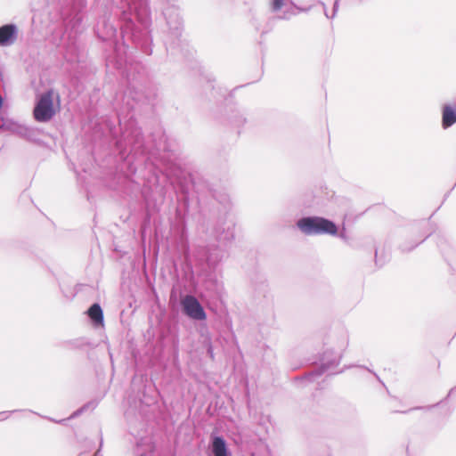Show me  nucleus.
Masks as SVG:
<instances>
[{
	"label": "nucleus",
	"instance_id": "obj_1",
	"mask_svg": "<svg viewBox=\"0 0 456 456\" xmlns=\"http://www.w3.org/2000/svg\"><path fill=\"white\" fill-rule=\"evenodd\" d=\"M113 12L115 16L118 17V21L120 24V37L122 40V44H119L117 39V28L113 25L112 22L110 20V17H106L105 15L101 17L99 20L97 21V24L94 28V32L97 36V37L102 41L108 44L109 49H105V61L106 65L112 66L114 69H121L126 62V50L128 47V42H131L136 48L141 49V51L150 55L152 53L151 49V44H152V38L150 36V42L148 44L150 51L147 52L146 48L142 45V42L141 43V39L138 38V40H134L132 37H129L131 34V31L136 32L138 37H141V31L144 28L141 25V23L137 20L136 17H133L134 19V27L129 28H127V33H126V37H123L122 28L125 27V20H121V15L120 12H118V5L115 6Z\"/></svg>",
	"mask_w": 456,
	"mask_h": 456
},
{
	"label": "nucleus",
	"instance_id": "obj_2",
	"mask_svg": "<svg viewBox=\"0 0 456 456\" xmlns=\"http://www.w3.org/2000/svg\"><path fill=\"white\" fill-rule=\"evenodd\" d=\"M118 10L120 12L121 20H125V27L122 28L123 37H126V33H127V28H131L134 24L133 17H136L137 20L141 23L144 30L142 29L141 33V37H138L136 32L131 31L129 35L134 40L141 39V43L142 42V45L146 48V51L149 52V42H150V25H151V17H150V9L148 5L147 0H120L118 4Z\"/></svg>",
	"mask_w": 456,
	"mask_h": 456
},
{
	"label": "nucleus",
	"instance_id": "obj_3",
	"mask_svg": "<svg viewBox=\"0 0 456 456\" xmlns=\"http://www.w3.org/2000/svg\"><path fill=\"white\" fill-rule=\"evenodd\" d=\"M118 123L121 129L120 136L118 137L116 132L110 127V132L116 139V148L119 151L122 159H126L130 156L136 158L140 155H146L148 148L144 143V138L142 129L137 126L135 118L131 115L124 123L118 118Z\"/></svg>",
	"mask_w": 456,
	"mask_h": 456
},
{
	"label": "nucleus",
	"instance_id": "obj_4",
	"mask_svg": "<svg viewBox=\"0 0 456 456\" xmlns=\"http://www.w3.org/2000/svg\"><path fill=\"white\" fill-rule=\"evenodd\" d=\"M177 183L179 191L182 193L180 201L183 203L185 210H188L190 205L189 194L191 188L197 194L199 200L208 196L216 199V191L209 181L200 173L193 172L186 175L178 176Z\"/></svg>",
	"mask_w": 456,
	"mask_h": 456
},
{
	"label": "nucleus",
	"instance_id": "obj_5",
	"mask_svg": "<svg viewBox=\"0 0 456 456\" xmlns=\"http://www.w3.org/2000/svg\"><path fill=\"white\" fill-rule=\"evenodd\" d=\"M167 5L163 9L162 14L168 27L167 38L165 41L167 51H173L182 47L183 42L181 40L183 31V19L179 12V7L175 4L178 0H165Z\"/></svg>",
	"mask_w": 456,
	"mask_h": 456
},
{
	"label": "nucleus",
	"instance_id": "obj_6",
	"mask_svg": "<svg viewBox=\"0 0 456 456\" xmlns=\"http://www.w3.org/2000/svg\"><path fill=\"white\" fill-rule=\"evenodd\" d=\"M297 228L308 236L329 234L336 235L338 233L337 224L328 218L316 216H303L297 222Z\"/></svg>",
	"mask_w": 456,
	"mask_h": 456
},
{
	"label": "nucleus",
	"instance_id": "obj_7",
	"mask_svg": "<svg viewBox=\"0 0 456 456\" xmlns=\"http://www.w3.org/2000/svg\"><path fill=\"white\" fill-rule=\"evenodd\" d=\"M429 224L426 221L413 224L405 231L404 239L399 244L398 248L402 253H409L431 235L428 228Z\"/></svg>",
	"mask_w": 456,
	"mask_h": 456
},
{
	"label": "nucleus",
	"instance_id": "obj_8",
	"mask_svg": "<svg viewBox=\"0 0 456 456\" xmlns=\"http://www.w3.org/2000/svg\"><path fill=\"white\" fill-rule=\"evenodd\" d=\"M54 114L53 91L48 90L37 101L33 110L34 118L38 122H48Z\"/></svg>",
	"mask_w": 456,
	"mask_h": 456
},
{
	"label": "nucleus",
	"instance_id": "obj_9",
	"mask_svg": "<svg viewBox=\"0 0 456 456\" xmlns=\"http://www.w3.org/2000/svg\"><path fill=\"white\" fill-rule=\"evenodd\" d=\"M341 357V353L338 354L333 350L325 351L321 356L320 365L305 373L302 379H306L310 381L314 380L315 378L321 377L328 370L337 367L340 362Z\"/></svg>",
	"mask_w": 456,
	"mask_h": 456
},
{
	"label": "nucleus",
	"instance_id": "obj_10",
	"mask_svg": "<svg viewBox=\"0 0 456 456\" xmlns=\"http://www.w3.org/2000/svg\"><path fill=\"white\" fill-rule=\"evenodd\" d=\"M183 312L192 320L204 321L207 314L200 301L192 295H186L181 300Z\"/></svg>",
	"mask_w": 456,
	"mask_h": 456
},
{
	"label": "nucleus",
	"instance_id": "obj_11",
	"mask_svg": "<svg viewBox=\"0 0 456 456\" xmlns=\"http://www.w3.org/2000/svg\"><path fill=\"white\" fill-rule=\"evenodd\" d=\"M18 27L14 23L0 26V46H11L18 38Z\"/></svg>",
	"mask_w": 456,
	"mask_h": 456
},
{
	"label": "nucleus",
	"instance_id": "obj_12",
	"mask_svg": "<svg viewBox=\"0 0 456 456\" xmlns=\"http://www.w3.org/2000/svg\"><path fill=\"white\" fill-rule=\"evenodd\" d=\"M209 447L213 456H232L225 439L221 436L212 435Z\"/></svg>",
	"mask_w": 456,
	"mask_h": 456
},
{
	"label": "nucleus",
	"instance_id": "obj_13",
	"mask_svg": "<svg viewBox=\"0 0 456 456\" xmlns=\"http://www.w3.org/2000/svg\"><path fill=\"white\" fill-rule=\"evenodd\" d=\"M86 314L94 328L103 326V323H104L103 311L99 303H94L87 309Z\"/></svg>",
	"mask_w": 456,
	"mask_h": 456
},
{
	"label": "nucleus",
	"instance_id": "obj_14",
	"mask_svg": "<svg viewBox=\"0 0 456 456\" xmlns=\"http://www.w3.org/2000/svg\"><path fill=\"white\" fill-rule=\"evenodd\" d=\"M13 132L20 138H23L28 142H39V131L36 128L19 125L16 126V127L13 129Z\"/></svg>",
	"mask_w": 456,
	"mask_h": 456
},
{
	"label": "nucleus",
	"instance_id": "obj_15",
	"mask_svg": "<svg viewBox=\"0 0 456 456\" xmlns=\"http://www.w3.org/2000/svg\"><path fill=\"white\" fill-rule=\"evenodd\" d=\"M456 123V109L445 104L442 110V127L447 129Z\"/></svg>",
	"mask_w": 456,
	"mask_h": 456
},
{
	"label": "nucleus",
	"instance_id": "obj_16",
	"mask_svg": "<svg viewBox=\"0 0 456 456\" xmlns=\"http://www.w3.org/2000/svg\"><path fill=\"white\" fill-rule=\"evenodd\" d=\"M214 234L216 240L224 244L230 243L234 240V228L228 226L226 229H223L222 232L219 231V228H216L214 231Z\"/></svg>",
	"mask_w": 456,
	"mask_h": 456
},
{
	"label": "nucleus",
	"instance_id": "obj_17",
	"mask_svg": "<svg viewBox=\"0 0 456 456\" xmlns=\"http://www.w3.org/2000/svg\"><path fill=\"white\" fill-rule=\"evenodd\" d=\"M205 287L208 291L216 295H220L224 289L222 282H220L214 274L208 275V279L205 281Z\"/></svg>",
	"mask_w": 456,
	"mask_h": 456
},
{
	"label": "nucleus",
	"instance_id": "obj_18",
	"mask_svg": "<svg viewBox=\"0 0 456 456\" xmlns=\"http://www.w3.org/2000/svg\"><path fill=\"white\" fill-rule=\"evenodd\" d=\"M228 121L233 127L240 129L246 123V118L240 110H233L228 117Z\"/></svg>",
	"mask_w": 456,
	"mask_h": 456
},
{
	"label": "nucleus",
	"instance_id": "obj_19",
	"mask_svg": "<svg viewBox=\"0 0 456 456\" xmlns=\"http://www.w3.org/2000/svg\"><path fill=\"white\" fill-rule=\"evenodd\" d=\"M339 1L340 0H335L334 1V4H333V10H332V14L330 16L329 13H328V11H327V7H326V4L322 2V1H319V4L322 6V9H323V12H324V15L326 16V18L328 19H333L338 10V6H339Z\"/></svg>",
	"mask_w": 456,
	"mask_h": 456
},
{
	"label": "nucleus",
	"instance_id": "obj_20",
	"mask_svg": "<svg viewBox=\"0 0 456 456\" xmlns=\"http://www.w3.org/2000/svg\"><path fill=\"white\" fill-rule=\"evenodd\" d=\"M90 406H92L93 408L95 406L94 403V402H89L88 403L83 405L81 408H79L78 410H77L76 411H74L72 413V415L70 416V418H76L77 417L78 415H80L83 411H85L87 408H89Z\"/></svg>",
	"mask_w": 456,
	"mask_h": 456
},
{
	"label": "nucleus",
	"instance_id": "obj_21",
	"mask_svg": "<svg viewBox=\"0 0 456 456\" xmlns=\"http://www.w3.org/2000/svg\"><path fill=\"white\" fill-rule=\"evenodd\" d=\"M283 5H284V0H273L271 8H272V11L275 12L280 11Z\"/></svg>",
	"mask_w": 456,
	"mask_h": 456
},
{
	"label": "nucleus",
	"instance_id": "obj_22",
	"mask_svg": "<svg viewBox=\"0 0 456 456\" xmlns=\"http://www.w3.org/2000/svg\"><path fill=\"white\" fill-rule=\"evenodd\" d=\"M295 14H296V12H295L294 9L290 8L289 10H286L284 12L283 15L280 16L279 18L282 19V20H289V19H290V17H292Z\"/></svg>",
	"mask_w": 456,
	"mask_h": 456
},
{
	"label": "nucleus",
	"instance_id": "obj_23",
	"mask_svg": "<svg viewBox=\"0 0 456 456\" xmlns=\"http://www.w3.org/2000/svg\"><path fill=\"white\" fill-rule=\"evenodd\" d=\"M435 405H432V406H427V407H413V408H411L407 411H395V412H400V413H408L410 411H416V410H429L431 408H433Z\"/></svg>",
	"mask_w": 456,
	"mask_h": 456
},
{
	"label": "nucleus",
	"instance_id": "obj_24",
	"mask_svg": "<svg viewBox=\"0 0 456 456\" xmlns=\"http://www.w3.org/2000/svg\"><path fill=\"white\" fill-rule=\"evenodd\" d=\"M348 345V338L346 334L343 335V338H342V341L339 345V348L341 350H344Z\"/></svg>",
	"mask_w": 456,
	"mask_h": 456
},
{
	"label": "nucleus",
	"instance_id": "obj_25",
	"mask_svg": "<svg viewBox=\"0 0 456 456\" xmlns=\"http://www.w3.org/2000/svg\"><path fill=\"white\" fill-rule=\"evenodd\" d=\"M336 235H338L340 239H342L344 240H347V236H346V233L345 230L340 232H338V233Z\"/></svg>",
	"mask_w": 456,
	"mask_h": 456
},
{
	"label": "nucleus",
	"instance_id": "obj_26",
	"mask_svg": "<svg viewBox=\"0 0 456 456\" xmlns=\"http://www.w3.org/2000/svg\"><path fill=\"white\" fill-rule=\"evenodd\" d=\"M207 263L209 267H214L216 265V260H213L211 256L207 258Z\"/></svg>",
	"mask_w": 456,
	"mask_h": 456
},
{
	"label": "nucleus",
	"instance_id": "obj_27",
	"mask_svg": "<svg viewBox=\"0 0 456 456\" xmlns=\"http://www.w3.org/2000/svg\"><path fill=\"white\" fill-rule=\"evenodd\" d=\"M208 354H209V356L213 359L214 358V354H213V348H212V346L210 345L208 348Z\"/></svg>",
	"mask_w": 456,
	"mask_h": 456
},
{
	"label": "nucleus",
	"instance_id": "obj_28",
	"mask_svg": "<svg viewBox=\"0 0 456 456\" xmlns=\"http://www.w3.org/2000/svg\"><path fill=\"white\" fill-rule=\"evenodd\" d=\"M375 262H376V265L379 264V259L378 256V249H375Z\"/></svg>",
	"mask_w": 456,
	"mask_h": 456
},
{
	"label": "nucleus",
	"instance_id": "obj_29",
	"mask_svg": "<svg viewBox=\"0 0 456 456\" xmlns=\"http://www.w3.org/2000/svg\"><path fill=\"white\" fill-rule=\"evenodd\" d=\"M50 421H53V422H55V423H61L63 422L65 419H61V420H56L54 419H52V418H47Z\"/></svg>",
	"mask_w": 456,
	"mask_h": 456
},
{
	"label": "nucleus",
	"instance_id": "obj_30",
	"mask_svg": "<svg viewBox=\"0 0 456 456\" xmlns=\"http://www.w3.org/2000/svg\"><path fill=\"white\" fill-rule=\"evenodd\" d=\"M15 411H13L12 412H14ZM12 411H3L2 413H0V415H6L5 418L8 417V415L11 413Z\"/></svg>",
	"mask_w": 456,
	"mask_h": 456
},
{
	"label": "nucleus",
	"instance_id": "obj_31",
	"mask_svg": "<svg viewBox=\"0 0 456 456\" xmlns=\"http://www.w3.org/2000/svg\"><path fill=\"white\" fill-rule=\"evenodd\" d=\"M455 389H456V387L452 388V389L449 391L447 397L451 396V395L453 393V391H454Z\"/></svg>",
	"mask_w": 456,
	"mask_h": 456
},
{
	"label": "nucleus",
	"instance_id": "obj_32",
	"mask_svg": "<svg viewBox=\"0 0 456 456\" xmlns=\"http://www.w3.org/2000/svg\"><path fill=\"white\" fill-rule=\"evenodd\" d=\"M5 127H6V126L4 124L0 126V129H4Z\"/></svg>",
	"mask_w": 456,
	"mask_h": 456
},
{
	"label": "nucleus",
	"instance_id": "obj_33",
	"mask_svg": "<svg viewBox=\"0 0 456 456\" xmlns=\"http://www.w3.org/2000/svg\"><path fill=\"white\" fill-rule=\"evenodd\" d=\"M93 456H102L99 452H96Z\"/></svg>",
	"mask_w": 456,
	"mask_h": 456
}]
</instances>
